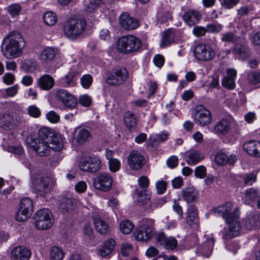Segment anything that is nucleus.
<instances>
[{
    "mask_svg": "<svg viewBox=\"0 0 260 260\" xmlns=\"http://www.w3.org/2000/svg\"><path fill=\"white\" fill-rule=\"evenodd\" d=\"M186 156L188 157L187 163L190 165H194L203 159L200 152L198 150H190L185 152Z\"/></svg>",
    "mask_w": 260,
    "mask_h": 260,
    "instance_id": "72a5a7b5",
    "label": "nucleus"
},
{
    "mask_svg": "<svg viewBox=\"0 0 260 260\" xmlns=\"http://www.w3.org/2000/svg\"><path fill=\"white\" fill-rule=\"evenodd\" d=\"M43 19L47 25L53 26L56 23L57 17L55 13L52 12H48L44 14Z\"/></svg>",
    "mask_w": 260,
    "mask_h": 260,
    "instance_id": "de8ad7c7",
    "label": "nucleus"
},
{
    "mask_svg": "<svg viewBox=\"0 0 260 260\" xmlns=\"http://www.w3.org/2000/svg\"><path fill=\"white\" fill-rule=\"evenodd\" d=\"M237 160V157L235 155H231L230 156L223 152L217 153L214 157V161L220 166L225 164L233 165Z\"/></svg>",
    "mask_w": 260,
    "mask_h": 260,
    "instance_id": "c85d7f7f",
    "label": "nucleus"
},
{
    "mask_svg": "<svg viewBox=\"0 0 260 260\" xmlns=\"http://www.w3.org/2000/svg\"><path fill=\"white\" fill-rule=\"evenodd\" d=\"M95 230L102 235H107L110 233V229L108 224L97 215L93 217Z\"/></svg>",
    "mask_w": 260,
    "mask_h": 260,
    "instance_id": "7c9ffc66",
    "label": "nucleus"
},
{
    "mask_svg": "<svg viewBox=\"0 0 260 260\" xmlns=\"http://www.w3.org/2000/svg\"><path fill=\"white\" fill-rule=\"evenodd\" d=\"M46 117L47 119L52 123H56L59 120V116L54 111L49 112Z\"/></svg>",
    "mask_w": 260,
    "mask_h": 260,
    "instance_id": "680f3d73",
    "label": "nucleus"
},
{
    "mask_svg": "<svg viewBox=\"0 0 260 260\" xmlns=\"http://www.w3.org/2000/svg\"><path fill=\"white\" fill-rule=\"evenodd\" d=\"M86 27L87 22L84 18H73L64 22L63 30L67 38L75 40L85 31Z\"/></svg>",
    "mask_w": 260,
    "mask_h": 260,
    "instance_id": "7ed1b4c3",
    "label": "nucleus"
},
{
    "mask_svg": "<svg viewBox=\"0 0 260 260\" xmlns=\"http://www.w3.org/2000/svg\"><path fill=\"white\" fill-rule=\"evenodd\" d=\"M49 144L51 145V146H50V149L58 151L63 147V140L61 137L56 136L53 134V136L51 137V139L49 140Z\"/></svg>",
    "mask_w": 260,
    "mask_h": 260,
    "instance_id": "4c0bfd02",
    "label": "nucleus"
},
{
    "mask_svg": "<svg viewBox=\"0 0 260 260\" xmlns=\"http://www.w3.org/2000/svg\"><path fill=\"white\" fill-rule=\"evenodd\" d=\"M79 103L83 106L88 107L91 103V99L86 94L83 95L80 98Z\"/></svg>",
    "mask_w": 260,
    "mask_h": 260,
    "instance_id": "0e129e2a",
    "label": "nucleus"
},
{
    "mask_svg": "<svg viewBox=\"0 0 260 260\" xmlns=\"http://www.w3.org/2000/svg\"><path fill=\"white\" fill-rule=\"evenodd\" d=\"M113 178L106 172L100 173L94 179L93 185L94 187L101 191H108L111 188Z\"/></svg>",
    "mask_w": 260,
    "mask_h": 260,
    "instance_id": "f8f14e48",
    "label": "nucleus"
},
{
    "mask_svg": "<svg viewBox=\"0 0 260 260\" xmlns=\"http://www.w3.org/2000/svg\"><path fill=\"white\" fill-rule=\"evenodd\" d=\"M4 41H8L3 50L4 55L7 58H14L21 55L22 52L23 39L21 34L17 31L9 33L4 39Z\"/></svg>",
    "mask_w": 260,
    "mask_h": 260,
    "instance_id": "f03ea898",
    "label": "nucleus"
},
{
    "mask_svg": "<svg viewBox=\"0 0 260 260\" xmlns=\"http://www.w3.org/2000/svg\"><path fill=\"white\" fill-rule=\"evenodd\" d=\"M206 32V27L203 26H195L193 29V34L198 37L204 36Z\"/></svg>",
    "mask_w": 260,
    "mask_h": 260,
    "instance_id": "774afa93",
    "label": "nucleus"
},
{
    "mask_svg": "<svg viewBox=\"0 0 260 260\" xmlns=\"http://www.w3.org/2000/svg\"><path fill=\"white\" fill-rule=\"evenodd\" d=\"M231 129V120L228 118H223L214 125L213 132L219 136H225L230 133Z\"/></svg>",
    "mask_w": 260,
    "mask_h": 260,
    "instance_id": "6ab92c4d",
    "label": "nucleus"
},
{
    "mask_svg": "<svg viewBox=\"0 0 260 260\" xmlns=\"http://www.w3.org/2000/svg\"><path fill=\"white\" fill-rule=\"evenodd\" d=\"M35 225L41 230L51 228L53 223L52 214L50 210L46 208L38 210L34 215Z\"/></svg>",
    "mask_w": 260,
    "mask_h": 260,
    "instance_id": "423d86ee",
    "label": "nucleus"
},
{
    "mask_svg": "<svg viewBox=\"0 0 260 260\" xmlns=\"http://www.w3.org/2000/svg\"><path fill=\"white\" fill-rule=\"evenodd\" d=\"M154 223L155 221L152 219H143L141 225L134 233L135 238L143 242L151 239L155 233Z\"/></svg>",
    "mask_w": 260,
    "mask_h": 260,
    "instance_id": "39448f33",
    "label": "nucleus"
},
{
    "mask_svg": "<svg viewBox=\"0 0 260 260\" xmlns=\"http://www.w3.org/2000/svg\"><path fill=\"white\" fill-rule=\"evenodd\" d=\"M259 196L260 190L258 189L254 188L247 189L244 192V203L253 206Z\"/></svg>",
    "mask_w": 260,
    "mask_h": 260,
    "instance_id": "cd10ccee",
    "label": "nucleus"
},
{
    "mask_svg": "<svg viewBox=\"0 0 260 260\" xmlns=\"http://www.w3.org/2000/svg\"><path fill=\"white\" fill-rule=\"evenodd\" d=\"M168 137V134L166 133L162 132L159 135H156L155 137H151L149 140V144L152 146H156L159 142L166 141Z\"/></svg>",
    "mask_w": 260,
    "mask_h": 260,
    "instance_id": "a18cd8bd",
    "label": "nucleus"
},
{
    "mask_svg": "<svg viewBox=\"0 0 260 260\" xmlns=\"http://www.w3.org/2000/svg\"><path fill=\"white\" fill-rule=\"evenodd\" d=\"M58 53V50L56 48L48 47L42 51L40 59L43 62L49 63L54 60Z\"/></svg>",
    "mask_w": 260,
    "mask_h": 260,
    "instance_id": "a878e982",
    "label": "nucleus"
},
{
    "mask_svg": "<svg viewBox=\"0 0 260 260\" xmlns=\"http://www.w3.org/2000/svg\"><path fill=\"white\" fill-rule=\"evenodd\" d=\"M102 166L101 160L97 156L83 158L79 163V168L83 171L94 173Z\"/></svg>",
    "mask_w": 260,
    "mask_h": 260,
    "instance_id": "9b49d317",
    "label": "nucleus"
},
{
    "mask_svg": "<svg viewBox=\"0 0 260 260\" xmlns=\"http://www.w3.org/2000/svg\"><path fill=\"white\" fill-rule=\"evenodd\" d=\"M20 122V119H14L12 115L5 113L0 118V127L5 129H11Z\"/></svg>",
    "mask_w": 260,
    "mask_h": 260,
    "instance_id": "4be33fe9",
    "label": "nucleus"
},
{
    "mask_svg": "<svg viewBox=\"0 0 260 260\" xmlns=\"http://www.w3.org/2000/svg\"><path fill=\"white\" fill-rule=\"evenodd\" d=\"M202 15L197 10L190 9L184 13L182 18L184 22L189 26H192L198 23L201 19Z\"/></svg>",
    "mask_w": 260,
    "mask_h": 260,
    "instance_id": "412c9836",
    "label": "nucleus"
},
{
    "mask_svg": "<svg viewBox=\"0 0 260 260\" xmlns=\"http://www.w3.org/2000/svg\"><path fill=\"white\" fill-rule=\"evenodd\" d=\"M32 136H36L38 140L40 141L45 140L49 143V140L51 139V137L53 136V133L51 129L48 127H43L41 128L37 135H31Z\"/></svg>",
    "mask_w": 260,
    "mask_h": 260,
    "instance_id": "f704fd0d",
    "label": "nucleus"
},
{
    "mask_svg": "<svg viewBox=\"0 0 260 260\" xmlns=\"http://www.w3.org/2000/svg\"><path fill=\"white\" fill-rule=\"evenodd\" d=\"M181 194L183 200L188 205L196 202L199 197L198 191L193 187L183 189Z\"/></svg>",
    "mask_w": 260,
    "mask_h": 260,
    "instance_id": "5701e85b",
    "label": "nucleus"
},
{
    "mask_svg": "<svg viewBox=\"0 0 260 260\" xmlns=\"http://www.w3.org/2000/svg\"><path fill=\"white\" fill-rule=\"evenodd\" d=\"M221 5L225 9H231L237 5L240 0H219Z\"/></svg>",
    "mask_w": 260,
    "mask_h": 260,
    "instance_id": "13d9d810",
    "label": "nucleus"
},
{
    "mask_svg": "<svg viewBox=\"0 0 260 260\" xmlns=\"http://www.w3.org/2000/svg\"><path fill=\"white\" fill-rule=\"evenodd\" d=\"M236 57L241 60L247 59L250 57V50L245 45L236 44L233 49Z\"/></svg>",
    "mask_w": 260,
    "mask_h": 260,
    "instance_id": "c756f323",
    "label": "nucleus"
},
{
    "mask_svg": "<svg viewBox=\"0 0 260 260\" xmlns=\"http://www.w3.org/2000/svg\"><path fill=\"white\" fill-rule=\"evenodd\" d=\"M37 84L41 89L49 90L54 86L55 80L51 75L45 74L38 79Z\"/></svg>",
    "mask_w": 260,
    "mask_h": 260,
    "instance_id": "393cba45",
    "label": "nucleus"
},
{
    "mask_svg": "<svg viewBox=\"0 0 260 260\" xmlns=\"http://www.w3.org/2000/svg\"><path fill=\"white\" fill-rule=\"evenodd\" d=\"M128 76V72L125 69L113 70L106 81L109 85L119 86L126 80Z\"/></svg>",
    "mask_w": 260,
    "mask_h": 260,
    "instance_id": "4468645a",
    "label": "nucleus"
},
{
    "mask_svg": "<svg viewBox=\"0 0 260 260\" xmlns=\"http://www.w3.org/2000/svg\"><path fill=\"white\" fill-rule=\"evenodd\" d=\"M64 253L62 249L57 246H53L50 250V260H62Z\"/></svg>",
    "mask_w": 260,
    "mask_h": 260,
    "instance_id": "c03bdc74",
    "label": "nucleus"
},
{
    "mask_svg": "<svg viewBox=\"0 0 260 260\" xmlns=\"http://www.w3.org/2000/svg\"><path fill=\"white\" fill-rule=\"evenodd\" d=\"M21 9L22 8L19 4H14L9 6L7 11L12 17H15L19 15Z\"/></svg>",
    "mask_w": 260,
    "mask_h": 260,
    "instance_id": "09e8293b",
    "label": "nucleus"
},
{
    "mask_svg": "<svg viewBox=\"0 0 260 260\" xmlns=\"http://www.w3.org/2000/svg\"><path fill=\"white\" fill-rule=\"evenodd\" d=\"M194 175L200 178H205L206 175V168L204 166L197 167L194 170Z\"/></svg>",
    "mask_w": 260,
    "mask_h": 260,
    "instance_id": "052dcab7",
    "label": "nucleus"
},
{
    "mask_svg": "<svg viewBox=\"0 0 260 260\" xmlns=\"http://www.w3.org/2000/svg\"><path fill=\"white\" fill-rule=\"evenodd\" d=\"M244 227L248 230H251L260 226V215L254 214L248 217L244 224Z\"/></svg>",
    "mask_w": 260,
    "mask_h": 260,
    "instance_id": "473e14b6",
    "label": "nucleus"
},
{
    "mask_svg": "<svg viewBox=\"0 0 260 260\" xmlns=\"http://www.w3.org/2000/svg\"><path fill=\"white\" fill-rule=\"evenodd\" d=\"M13 260H29L31 253L29 248L19 246L14 248L11 252Z\"/></svg>",
    "mask_w": 260,
    "mask_h": 260,
    "instance_id": "aec40b11",
    "label": "nucleus"
},
{
    "mask_svg": "<svg viewBox=\"0 0 260 260\" xmlns=\"http://www.w3.org/2000/svg\"><path fill=\"white\" fill-rule=\"evenodd\" d=\"M27 144L36 153L40 156L48 155L50 152L49 143L44 141H40L36 136H29L26 139Z\"/></svg>",
    "mask_w": 260,
    "mask_h": 260,
    "instance_id": "0eeeda50",
    "label": "nucleus"
},
{
    "mask_svg": "<svg viewBox=\"0 0 260 260\" xmlns=\"http://www.w3.org/2000/svg\"><path fill=\"white\" fill-rule=\"evenodd\" d=\"M174 40V34L171 30L166 31L161 39L160 46L166 47L171 44Z\"/></svg>",
    "mask_w": 260,
    "mask_h": 260,
    "instance_id": "37998d69",
    "label": "nucleus"
},
{
    "mask_svg": "<svg viewBox=\"0 0 260 260\" xmlns=\"http://www.w3.org/2000/svg\"><path fill=\"white\" fill-rule=\"evenodd\" d=\"M124 121L125 125L130 131H134L137 125L135 115L129 112L125 113Z\"/></svg>",
    "mask_w": 260,
    "mask_h": 260,
    "instance_id": "a19ab883",
    "label": "nucleus"
},
{
    "mask_svg": "<svg viewBox=\"0 0 260 260\" xmlns=\"http://www.w3.org/2000/svg\"><path fill=\"white\" fill-rule=\"evenodd\" d=\"M207 32L210 33H218L222 29V25L217 23L209 24L206 26Z\"/></svg>",
    "mask_w": 260,
    "mask_h": 260,
    "instance_id": "864d4df0",
    "label": "nucleus"
},
{
    "mask_svg": "<svg viewBox=\"0 0 260 260\" xmlns=\"http://www.w3.org/2000/svg\"><path fill=\"white\" fill-rule=\"evenodd\" d=\"M34 209L32 200L28 198L21 200L20 207L16 214V219L19 221H24L30 217Z\"/></svg>",
    "mask_w": 260,
    "mask_h": 260,
    "instance_id": "1a4fd4ad",
    "label": "nucleus"
},
{
    "mask_svg": "<svg viewBox=\"0 0 260 260\" xmlns=\"http://www.w3.org/2000/svg\"><path fill=\"white\" fill-rule=\"evenodd\" d=\"M92 135L89 129L84 127H79L74 132L73 141L78 145H82L89 141Z\"/></svg>",
    "mask_w": 260,
    "mask_h": 260,
    "instance_id": "a211bd4d",
    "label": "nucleus"
},
{
    "mask_svg": "<svg viewBox=\"0 0 260 260\" xmlns=\"http://www.w3.org/2000/svg\"><path fill=\"white\" fill-rule=\"evenodd\" d=\"M248 79L250 84L255 85L260 83V72L250 73L248 75Z\"/></svg>",
    "mask_w": 260,
    "mask_h": 260,
    "instance_id": "3c124183",
    "label": "nucleus"
},
{
    "mask_svg": "<svg viewBox=\"0 0 260 260\" xmlns=\"http://www.w3.org/2000/svg\"><path fill=\"white\" fill-rule=\"evenodd\" d=\"M194 56L198 60L209 61L215 57V52L210 46L204 44H198L194 48Z\"/></svg>",
    "mask_w": 260,
    "mask_h": 260,
    "instance_id": "9d476101",
    "label": "nucleus"
},
{
    "mask_svg": "<svg viewBox=\"0 0 260 260\" xmlns=\"http://www.w3.org/2000/svg\"><path fill=\"white\" fill-rule=\"evenodd\" d=\"M243 180L245 185H251L256 180V175L253 173L246 174L244 175Z\"/></svg>",
    "mask_w": 260,
    "mask_h": 260,
    "instance_id": "5fc2aeb1",
    "label": "nucleus"
},
{
    "mask_svg": "<svg viewBox=\"0 0 260 260\" xmlns=\"http://www.w3.org/2000/svg\"><path fill=\"white\" fill-rule=\"evenodd\" d=\"M150 192L147 190L137 191L136 203L139 205L145 204L150 200Z\"/></svg>",
    "mask_w": 260,
    "mask_h": 260,
    "instance_id": "ea45409f",
    "label": "nucleus"
},
{
    "mask_svg": "<svg viewBox=\"0 0 260 260\" xmlns=\"http://www.w3.org/2000/svg\"><path fill=\"white\" fill-rule=\"evenodd\" d=\"M243 149L250 155L256 157H260V142L249 141L244 143Z\"/></svg>",
    "mask_w": 260,
    "mask_h": 260,
    "instance_id": "b1692460",
    "label": "nucleus"
},
{
    "mask_svg": "<svg viewBox=\"0 0 260 260\" xmlns=\"http://www.w3.org/2000/svg\"><path fill=\"white\" fill-rule=\"evenodd\" d=\"M75 205L74 201L69 198H63L59 205V210L62 213L72 210Z\"/></svg>",
    "mask_w": 260,
    "mask_h": 260,
    "instance_id": "58836bf2",
    "label": "nucleus"
},
{
    "mask_svg": "<svg viewBox=\"0 0 260 260\" xmlns=\"http://www.w3.org/2000/svg\"><path fill=\"white\" fill-rule=\"evenodd\" d=\"M156 188L158 194H162L166 190L167 183L163 180L158 181L156 183Z\"/></svg>",
    "mask_w": 260,
    "mask_h": 260,
    "instance_id": "e2e57ef3",
    "label": "nucleus"
},
{
    "mask_svg": "<svg viewBox=\"0 0 260 260\" xmlns=\"http://www.w3.org/2000/svg\"><path fill=\"white\" fill-rule=\"evenodd\" d=\"M221 40L223 42L234 43L238 39V37L233 32H229L221 35Z\"/></svg>",
    "mask_w": 260,
    "mask_h": 260,
    "instance_id": "8fccbe9b",
    "label": "nucleus"
},
{
    "mask_svg": "<svg viewBox=\"0 0 260 260\" xmlns=\"http://www.w3.org/2000/svg\"><path fill=\"white\" fill-rule=\"evenodd\" d=\"M119 226L121 232L124 234H130L135 227L133 223L128 219L122 221Z\"/></svg>",
    "mask_w": 260,
    "mask_h": 260,
    "instance_id": "49530a36",
    "label": "nucleus"
},
{
    "mask_svg": "<svg viewBox=\"0 0 260 260\" xmlns=\"http://www.w3.org/2000/svg\"><path fill=\"white\" fill-rule=\"evenodd\" d=\"M93 81L92 77L89 74H86L81 78V83L84 88H88Z\"/></svg>",
    "mask_w": 260,
    "mask_h": 260,
    "instance_id": "603ef678",
    "label": "nucleus"
},
{
    "mask_svg": "<svg viewBox=\"0 0 260 260\" xmlns=\"http://www.w3.org/2000/svg\"><path fill=\"white\" fill-rule=\"evenodd\" d=\"M120 25L125 29L132 30L136 29L140 25L137 19L131 17L128 13H123L119 18Z\"/></svg>",
    "mask_w": 260,
    "mask_h": 260,
    "instance_id": "f3484780",
    "label": "nucleus"
},
{
    "mask_svg": "<svg viewBox=\"0 0 260 260\" xmlns=\"http://www.w3.org/2000/svg\"><path fill=\"white\" fill-rule=\"evenodd\" d=\"M232 204L227 202L225 204L215 208L212 211L215 213H218L221 216L229 225L228 231H225L223 233L222 238L224 239H231L238 236L241 229L238 219L239 214L237 208L234 211L231 212Z\"/></svg>",
    "mask_w": 260,
    "mask_h": 260,
    "instance_id": "f257e3e1",
    "label": "nucleus"
},
{
    "mask_svg": "<svg viewBox=\"0 0 260 260\" xmlns=\"http://www.w3.org/2000/svg\"><path fill=\"white\" fill-rule=\"evenodd\" d=\"M177 244V241L175 238L169 237L163 244V246L167 249H173L176 248Z\"/></svg>",
    "mask_w": 260,
    "mask_h": 260,
    "instance_id": "4d7b16f0",
    "label": "nucleus"
},
{
    "mask_svg": "<svg viewBox=\"0 0 260 260\" xmlns=\"http://www.w3.org/2000/svg\"><path fill=\"white\" fill-rule=\"evenodd\" d=\"M214 245V239L213 238L207 239L200 247L199 250L207 257L209 256L212 252Z\"/></svg>",
    "mask_w": 260,
    "mask_h": 260,
    "instance_id": "c9c22d12",
    "label": "nucleus"
},
{
    "mask_svg": "<svg viewBox=\"0 0 260 260\" xmlns=\"http://www.w3.org/2000/svg\"><path fill=\"white\" fill-rule=\"evenodd\" d=\"M237 76V71L234 69H229L226 71V76L222 80V84L224 87L233 89L235 87V80Z\"/></svg>",
    "mask_w": 260,
    "mask_h": 260,
    "instance_id": "bb28decb",
    "label": "nucleus"
},
{
    "mask_svg": "<svg viewBox=\"0 0 260 260\" xmlns=\"http://www.w3.org/2000/svg\"><path fill=\"white\" fill-rule=\"evenodd\" d=\"M55 97L58 102L61 103L67 108L73 109L77 105L76 98L66 89H57Z\"/></svg>",
    "mask_w": 260,
    "mask_h": 260,
    "instance_id": "ddd939ff",
    "label": "nucleus"
},
{
    "mask_svg": "<svg viewBox=\"0 0 260 260\" xmlns=\"http://www.w3.org/2000/svg\"><path fill=\"white\" fill-rule=\"evenodd\" d=\"M32 183L35 192L38 195L45 197L51 190L53 182L48 177L32 178Z\"/></svg>",
    "mask_w": 260,
    "mask_h": 260,
    "instance_id": "6e6552de",
    "label": "nucleus"
},
{
    "mask_svg": "<svg viewBox=\"0 0 260 260\" xmlns=\"http://www.w3.org/2000/svg\"><path fill=\"white\" fill-rule=\"evenodd\" d=\"M102 3V0H84V5L86 11L92 13Z\"/></svg>",
    "mask_w": 260,
    "mask_h": 260,
    "instance_id": "79ce46f5",
    "label": "nucleus"
},
{
    "mask_svg": "<svg viewBox=\"0 0 260 260\" xmlns=\"http://www.w3.org/2000/svg\"><path fill=\"white\" fill-rule=\"evenodd\" d=\"M2 78L3 82L5 84L7 85H11L14 83L15 80V76L11 73H8L5 74Z\"/></svg>",
    "mask_w": 260,
    "mask_h": 260,
    "instance_id": "69168bd1",
    "label": "nucleus"
},
{
    "mask_svg": "<svg viewBox=\"0 0 260 260\" xmlns=\"http://www.w3.org/2000/svg\"><path fill=\"white\" fill-rule=\"evenodd\" d=\"M142 46V41L133 35L120 37L117 42V48L121 53L128 54L138 52Z\"/></svg>",
    "mask_w": 260,
    "mask_h": 260,
    "instance_id": "20e7f679",
    "label": "nucleus"
},
{
    "mask_svg": "<svg viewBox=\"0 0 260 260\" xmlns=\"http://www.w3.org/2000/svg\"><path fill=\"white\" fill-rule=\"evenodd\" d=\"M196 113L193 116L195 122L201 126L209 124L212 120V115L209 110L202 105H198L196 108Z\"/></svg>",
    "mask_w": 260,
    "mask_h": 260,
    "instance_id": "2eb2a0df",
    "label": "nucleus"
},
{
    "mask_svg": "<svg viewBox=\"0 0 260 260\" xmlns=\"http://www.w3.org/2000/svg\"><path fill=\"white\" fill-rule=\"evenodd\" d=\"M127 160L129 168L134 170L142 168L146 162L143 154L137 150H133L129 153Z\"/></svg>",
    "mask_w": 260,
    "mask_h": 260,
    "instance_id": "dca6fc26",
    "label": "nucleus"
},
{
    "mask_svg": "<svg viewBox=\"0 0 260 260\" xmlns=\"http://www.w3.org/2000/svg\"><path fill=\"white\" fill-rule=\"evenodd\" d=\"M28 114L31 117L37 118L40 116L41 111L37 107L31 105L28 107Z\"/></svg>",
    "mask_w": 260,
    "mask_h": 260,
    "instance_id": "bf43d9fd",
    "label": "nucleus"
},
{
    "mask_svg": "<svg viewBox=\"0 0 260 260\" xmlns=\"http://www.w3.org/2000/svg\"><path fill=\"white\" fill-rule=\"evenodd\" d=\"M115 242L113 239H109L104 242L102 247L99 249V253L102 257L109 255L113 250Z\"/></svg>",
    "mask_w": 260,
    "mask_h": 260,
    "instance_id": "2f4dec72",
    "label": "nucleus"
},
{
    "mask_svg": "<svg viewBox=\"0 0 260 260\" xmlns=\"http://www.w3.org/2000/svg\"><path fill=\"white\" fill-rule=\"evenodd\" d=\"M110 170L113 172H116L119 170L120 162L116 158L110 159L108 162Z\"/></svg>",
    "mask_w": 260,
    "mask_h": 260,
    "instance_id": "6e6d98bb",
    "label": "nucleus"
},
{
    "mask_svg": "<svg viewBox=\"0 0 260 260\" xmlns=\"http://www.w3.org/2000/svg\"><path fill=\"white\" fill-rule=\"evenodd\" d=\"M83 232L84 234L86 235L89 239H91L94 238L93 231L90 224L88 223L85 224L83 227Z\"/></svg>",
    "mask_w": 260,
    "mask_h": 260,
    "instance_id": "338daca9",
    "label": "nucleus"
},
{
    "mask_svg": "<svg viewBox=\"0 0 260 260\" xmlns=\"http://www.w3.org/2000/svg\"><path fill=\"white\" fill-rule=\"evenodd\" d=\"M80 75L79 73L76 70L71 71L64 78L65 86H74L75 85L76 81Z\"/></svg>",
    "mask_w": 260,
    "mask_h": 260,
    "instance_id": "e433bc0d",
    "label": "nucleus"
}]
</instances>
